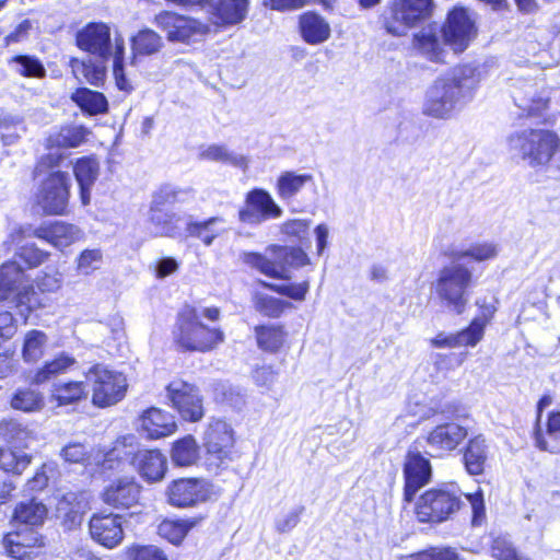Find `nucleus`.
<instances>
[{"mask_svg": "<svg viewBox=\"0 0 560 560\" xmlns=\"http://www.w3.org/2000/svg\"><path fill=\"white\" fill-rule=\"evenodd\" d=\"M9 62L14 65V70L23 77L43 78L46 74L43 63L34 56H15Z\"/></svg>", "mask_w": 560, "mask_h": 560, "instance_id": "nucleus-52", "label": "nucleus"}, {"mask_svg": "<svg viewBox=\"0 0 560 560\" xmlns=\"http://www.w3.org/2000/svg\"><path fill=\"white\" fill-rule=\"evenodd\" d=\"M431 0H390L383 13L387 33L404 36L429 15Z\"/></svg>", "mask_w": 560, "mask_h": 560, "instance_id": "nucleus-9", "label": "nucleus"}, {"mask_svg": "<svg viewBox=\"0 0 560 560\" xmlns=\"http://www.w3.org/2000/svg\"><path fill=\"white\" fill-rule=\"evenodd\" d=\"M83 505L74 492H68L57 499L56 517L67 529L78 527L82 522Z\"/></svg>", "mask_w": 560, "mask_h": 560, "instance_id": "nucleus-31", "label": "nucleus"}, {"mask_svg": "<svg viewBox=\"0 0 560 560\" xmlns=\"http://www.w3.org/2000/svg\"><path fill=\"white\" fill-rule=\"evenodd\" d=\"M60 456L70 464L83 463L88 457V450L82 443H69L60 451Z\"/></svg>", "mask_w": 560, "mask_h": 560, "instance_id": "nucleus-64", "label": "nucleus"}, {"mask_svg": "<svg viewBox=\"0 0 560 560\" xmlns=\"http://www.w3.org/2000/svg\"><path fill=\"white\" fill-rule=\"evenodd\" d=\"M162 47V37L156 32L149 28L139 31L131 39V48L135 57L156 54Z\"/></svg>", "mask_w": 560, "mask_h": 560, "instance_id": "nucleus-45", "label": "nucleus"}, {"mask_svg": "<svg viewBox=\"0 0 560 560\" xmlns=\"http://www.w3.org/2000/svg\"><path fill=\"white\" fill-rule=\"evenodd\" d=\"M166 397L185 421L198 422L203 418V399L196 385L174 380L166 386Z\"/></svg>", "mask_w": 560, "mask_h": 560, "instance_id": "nucleus-14", "label": "nucleus"}, {"mask_svg": "<svg viewBox=\"0 0 560 560\" xmlns=\"http://www.w3.org/2000/svg\"><path fill=\"white\" fill-rule=\"evenodd\" d=\"M77 270L80 275L90 276L101 268L103 253L98 248H88L77 257Z\"/></svg>", "mask_w": 560, "mask_h": 560, "instance_id": "nucleus-56", "label": "nucleus"}, {"mask_svg": "<svg viewBox=\"0 0 560 560\" xmlns=\"http://www.w3.org/2000/svg\"><path fill=\"white\" fill-rule=\"evenodd\" d=\"M37 533L31 529L23 532L9 533L3 538V545L9 555L16 559L30 557L28 549L38 544Z\"/></svg>", "mask_w": 560, "mask_h": 560, "instance_id": "nucleus-33", "label": "nucleus"}, {"mask_svg": "<svg viewBox=\"0 0 560 560\" xmlns=\"http://www.w3.org/2000/svg\"><path fill=\"white\" fill-rule=\"evenodd\" d=\"M201 317L217 322L220 318V308L185 305L178 313L173 334L176 345L182 349L209 352L224 342V332L218 327L205 325Z\"/></svg>", "mask_w": 560, "mask_h": 560, "instance_id": "nucleus-2", "label": "nucleus"}, {"mask_svg": "<svg viewBox=\"0 0 560 560\" xmlns=\"http://www.w3.org/2000/svg\"><path fill=\"white\" fill-rule=\"evenodd\" d=\"M70 197V177L56 171L44 179L36 194V203L49 215H62L67 211Z\"/></svg>", "mask_w": 560, "mask_h": 560, "instance_id": "nucleus-13", "label": "nucleus"}, {"mask_svg": "<svg viewBox=\"0 0 560 560\" xmlns=\"http://www.w3.org/2000/svg\"><path fill=\"white\" fill-rule=\"evenodd\" d=\"M199 451L196 439L188 434L173 443L171 459L176 466L189 467L199 459Z\"/></svg>", "mask_w": 560, "mask_h": 560, "instance_id": "nucleus-36", "label": "nucleus"}, {"mask_svg": "<svg viewBox=\"0 0 560 560\" xmlns=\"http://www.w3.org/2000/svg\"><path fill=\"white\" fill-rule=\"evenodd\" d=\"M491 555L498 560H532L518 552L512 540L505 536L493 539Z\"/></svg>", "mask_w": 560, "mask_h": 560, "instance_id": "nucleus-54", "label": "nucleus"}, {"mask_svg": "<svg viewBox=\"0 0 560 560\" xmlns=\"http://www.w3.org/2000/svg\"><path fill=\"white\" fill-rule=\"evenodd\" d=\"M106 60L107 59L93 61L91 58H88L86 60L72 59L70 61V67L72 73L78 80L83 78L90 84L98 86L104 82L106 77Z\"/></svg>", "mask_w": 560, "mask_h": 560, "instance_id": "nucleus-34", "label": "nucleus"}, {"mask_svg": "<svg viewBox=\"0 0 560 560\" xmlns=\"http://www.w3.org/2000/svg\"><path fill=\"white\" fill-rule=\"evenodd\" d=\"M209 466L214 470L234 459L235 432L230 423L221 418H210L202 433Z\"/></svg>", "mask_w": 560, "mask_h": 560, "instance_id": "nucleus-7", "label": "nucleus"}, {"mask_svg": "<svg viewBox=\"0 0 560 560\" xmlns=\"http://www.w3.org/2000/svg\"><path fill=\"white\" fill-rule=\"evenodd\" d=\"M499 254V247L493 242L475 243L467 249H451L450 256L454 260H460L464 258H471L476 261H485L493 259Z\"/></svg>", "mask_w": 560, "mask_h": 560, "instance_id": "nucleus-46", "label": "nucleus"}, {"mask_svg": "<svg viewBox=\"0 0 560 560\" xmlns=\"http://www.w3.org/2000/svg\"><path fill=\"white\" fill-rule=\"evenodd\" d=\"M483 78V67L477 63H460L451 68L427 90L423 114L439 119L450 118L458 107L472 98Z\"/></svg>", "mask_w": 560, "mask_h": 560, "instance_id": "nucleus-1", "label": "nucleus"}, {"mask_svg": "<svg viewBox=\"0 0 560 560\" xmlns=\"http://www.w3.org/2000/svg\"><path fill=\"white\" fill-rule=\"evenodd\" d=\"M25 281L24 268L16 261H7L0 267V302L11 300L16 306H25L27 313L40 306L39 298Z\"/></svg>", "mask_w": 560, "mask_h": 560, "instance_id": "nucleus-10", "label": "nucleus"}, {"mask_svg": "<svg viewBox=\"0 0 560 560\" xmlns=\"http://www.w3.org/2000/svg\"><path fill=\"white\" fill-rule=\"evenodd\" d=\"M299 26L302 38L311 45H318L326 42L330 36V26L324 18L306 12L300 16Z\"/></svg>", "mask_w": 560, "mask_h": 560, "instance_id": "nucleus-30", "label": "nucleus"}, {"mask_svg": "<svg viewBox=\"0 0 560 560\" xmlns=\"http://www.w3.org/2000/svg\"><path fill=\"white\" fill-rule=\"evenodd\" d=\"M262 285L267 289L277 292L278 294L288 296L295 301H303L306 296V293L310 290L308 281H303L300 283H268L262 282Z\"/></svg>", "mask_w": 560, "mask_h": 560, "instance_id": "nucleus-58", "label": "nucleus"}, {"mask_svg": "<svg viewBox=\"0 0 560 560\" xmlns=\"http://www.w3.org/2000/svg\"><path fill=\"white\" fill-rule=\"evenodd\" d=\"M57 475V465L52 462L43 464L34 474V476L27 480L25 485V492L42 491L47 486L50 479Z\"/></svg>", "mask_w": 560, "mask_h": 560, "instance_id": "nucleus-55", "label": "nucleus"}, {"mask_svg": "<svg viewBox=\"0 0 560 560\" xmlns=\"http://www.w3.org/2000/svg\"><path fill=\"white\" fill-rule=\"evenodd\" d=\"M154 22L172 43L191 44L202 40L210 32V26L195 18L173 11H162Z\"/></svg>", "mask_w": 560, "mask_h": 560, "instance_id": "nucleus-12", "label": "nucleus"}, {"mask_svg": "<svg viewBox=\"0 0 560 560\" xmlns=\"http://www.w3.org/2000/svg\"><path fill=\"white\" fill-rule=\"evenodd\" d=\"M47 513L48 510L44 503L31 499L16 505L13 520L22 524L37 526L44 523Z\"/></svg>", "mask_w": 560, "mask_h": 560, "instance_id": "nucleus-40", "label": "nucleus"}, {"mask_svg": "<svg viewBox=\"0 0 560 560\" xmlns=\"http://www.w3.org/2000/svg\"><path fill=\"white\" fill-rule=\"evenodd\" d=\"M74 364H75L74 358H72L66 353H61L58 357H56L54 360L46 362L44 364V366L35 373L34 382L37 384L45 383V382L49 381L50 378L65 373Z\"/></svg>", "mask_w": 560, "mask_h": 560, "instance_id": "nucleus-49", "label": "nucleus"}, {"mask_svg": "<svg viewBox=\"0 0 560 560\" xmlns=\"http://www.w3.org/2000/svg\"><path fill=\"white\" fill-rule=\"evenodd\" d=\"M48 343L47 335L37 329H32L24 335L21 349L22 359L26 363H35L43 358Z\"/></svg>", "mask_w": 560, "mask_h": 560, "instance_id": "nucleus-41", "label": "nucleus"}, {"mask_svg": "<svg viewBox=\"0 0 560 560\" xmlns=\"http://www.w3.org/2000/svg\"><path fill=\"white\" fill-rule=\"evenodd\" d=\"M126 560H167L155 546L133 545L125 550Z\"/></svg>", "mask_w": 560, "mask_h": 560, "instance_id": "nucleus-60", "label": "nucleus"}, {"mask_svg": "<svg viewBox=\"0 0 560 560\" xmlns=\"http://www.w3.org/2000/svg\"><path fill=\"white\" fill-rule=\"evenodd\" d=\"M115 50L113 52V74L115 78L116 86L124 92L132 91L133 86L130 79L126 75L124 55H125V43L121 36H116L114 39Z\"/></svg>", "mask_w": 560, "mask_h": 560, "instance_id": "nucleus-48", "label": "nucleus"}, {"mask_svg": "<svg viewBox=\"0 0 560 560\" xmlns=\"http://www.w3.org/2000/svg\"><path fill=\"white\" fill-rule=\"evenodd\" d=\"M282 215V209L271 195L260 188L250 190L245 198V206L238 211V219L246 224H260L268 219Z\"/></svg>", "mask_w": 560, "mask_h": 560, "instance_id": "nucleus-16", "label": "nucleus"}, {"mask_svg": "<svg viewBox=\"0 0 560 560\" xmlns=\"http://www.w3.org/2000/svg\"><path fill=\"white\" fill-rule=\"evenodd\" d=\"M444 44L459 54L468 48L477 36L475 20L464 8H454L441 30Z\"/></svg>", "mask_w": 560, "mask_h": 560, "instance_id": "nucleus-15", "label": "nucleus"}, {"mask_svg": "<svg viewBox=\"0 0 560 560\" xmlns=\"http://www.w3.org/2000/svg\"><path fill=\"white\" fill-rule=\"evenodd\" d=\"M63 283V276L55 268H46L35 280L36 288L42 293H55L59 291Z\"/></svg>", "mask_w": 560, "mask_h": 560, "instance_id": "nucleus-57", "label": "nucleus"}, {"mask_svg": "<svg viewBox=\"0 0 560 560\" xmlns=\"http://www.w3.org/2000/svg\"><path fill=\"white\" fill-rule=\"evenodd\" d=\"M312 180L313 176L311 174L285 171L277 179L276 191L281 200H291Z\"/></svg>", "mask_w": 560, "mask_h": 560, "instance_id": "nucleus-35", "label": "nucleus"}, {"mask_svg": "<svg viewBox=\"0 0 560 560\" xmlns=\"http://www.w3.org/2000/svg\"><path fill=\"white\" fill-rule=\"evenodd\" d=\"M140 427L149 439L168 436L177 430L174 416L155 407L149 408L142 413Z\"/></svg>", "mask_w": 560, "mask_h": 560, "instance_id": "nucleus-25", "label": "nucleus"}, {"mask_svg": "<svg viewBox=\"0 0 560 560\" xmlns=\"http://www.w3.org/2000/svg\"><path fill=\"white\" fill-rule=\"evenodd\" d=\"M166 494L172 505L186 508L208 501L211 497V489L206 480L182 478L168 485Z\"/></svg>", "mask_w": 560, "mask_h": 560, "instance_id": "nucleus-17", "label": "nucleus"}, {"mask_svg": "<svg viewBox=\"0 0 560 560\" xmlns=\"http://www.w3.org/2000/svg\"><path fill=\"white\" fill-rule=\"evenodd\" d=\"M405 500L411 502L416 492L427 485L431 478V465L429 459L420 452L409 451L404 465Z\"/></svg>", "mask_w": 560, "mask_h": 560, "instance_id": "nucleus-20", "label": "nucleus"}, {"mask_svg": "<svg viewBox=\"0 0 560 560\" xmlns=\"http://www.w3.org/2000/svg\"><path fill=\"white\" fill-rule=\"evenodd\" d=\"M71 100L86 114L98 115L107 112L108 102L103 93L88 88L77 89Z\"/></svg>", "mask_w": 560, "mask_h": 560, "instance_id": "nucleus-37", "label": "nucleus"}, {"mask_svg": "<svg viewBox=\"0 0 560 560\" xmlns=\"http://www.w3.org/2000/svg\"><path fill=\"white\" fill-rule=\"evenodd\" d=\"M10 405L13 409L23 412H37L44 407V396L32 387L19 388L13 394Z\"/></svg>", "mask_w": 560, "mask_h": 560, "instance_id": "nucleus-43", "label": "nucleus"}, {"mask_svg": "<svg viewBox=\"0 0 560 560\" xmlns=\"http://www.w3.org/2000/svg\"><path fill=\"white\" fill-rule=\"evenodd\" d=\"M199 158L206 161L229 164L242 170H246L248 164L247 159L244 155L237 154L222 144H210L201 148L199 151Z\"/></svg>", "mask_w": 560, "mask_h": 560, "instance_id": "nucleus-38", "label": "nucleus"}, {"mask_svg": "<svg viewBox=\"0 0 560 560\" xmlns=\"http://www.w3.org/2000/svg\"><path fill=\"white\" fill-rule=\"evenodd\" d=\"M258 347L265 351L277 352L284 343L285 332L280 326H257L255 328Z\"/></svg>", "mask_w": 560, "mask_h": 560, "instance_id": "nucleus-47", "label": "nucleus"}, {"mask_svg": "<svg viewBox=\"0 0 560 560\" xmlns=\"http://www.w3.org/2000/svg\"><path fill=\"white\" fill-rule=\"evenodd\" d=\"M33 234L34 237L44 240L59 249L78 242L83 235L78 226L61 221L42 224L35 228Z\"/></svg>", "mask_w": 560, "mask_h": 560, "instance_id": "nucleus-24", "label": "nucleus"}, {"mask_svg": "<svg viewBox=\"0 0 560 560\" xmlns=\"http://www.w3.org/2000/svg\"><path fill=\"white\" fill-rule=\"evenodd\" d=\"M92 539L105 548L113 549L124 539L121 521L115 514H94L89 523Z\"/></svg>", "mask_w": 560, "mask_h": 560, "instance_id": "nucleus-19", "label": "nucleus"}, {"mask_svg": "<svg viewBox=\"0 0 560 560\" xmlns=\"http://www.w3.org/2000/svg\"><path fill=\"white\" fill-rule=\"evenodd\" d=\"M89 135L83 126H66L49 135L47 139L50 148H77L82 144Z\"/></svg>", "mask_w": 560, "mask_h": 560, "instance_id": "nucleus-39", "label": "nucleus"}, {"mask_svg": "<svg viewBox=\"0 0 560 560\" xmlns=\"http://www.w3.org/2000/svg\"><path fill=\"white\" fill-rule=\"evenodd\" d=\"M141 486L135 478H120L103 492V501L115 509H130L138 504Z\"/></svg>", "mask_w": 560, "mask_h": 560, "instance_id": "nucleus-22", "label": "nucleus"}, {"mask_svg": "<svg viewBox=\"0 0 560 560\" xmlns=\"http://www.w3.org/2000/svg\"><path fill=\"white\" fill-rule=\"evenodd\" d=\"M16 256L25 264L26 268L32 269L45 262L49 253L39 249L32 243L20 246Z\"/></svg>", "mask_w": 560, "mask_h": 560, "instance_id": "nucleus-59", "label": "nucleus"}, {"mask_svg": "<svg viewBox=\"0 0 560 560\" xmlns=\"http://www.w3.org/2000/svg\"><path fill=\"white\" fill-rule=\"evenodd\" d=\"M86 397L83 382H68L54 384L50 398L58 406H66L77 402Z\"/></svg>", "mask_w": 560, "mask_h": 560, "instance_id": "nucleus-44", "label": "nucleus"}, {"mask_svg": "<svg viewBox=\"0 0 560 560\" xmlns=\"http://www.w3.org/2000/svg\"><path fill=\"white\" fill-rule=\"evenodd\" d=\"M468 431L465 427L446 422L436 425L427 435V444L435 456H444L457 448L467 438Z\"/></svg>", "mask_w": 560, "mask_h": 560, "instance_id": "nucleus-18", "label": "nucleus"}, {"mask_svg": "<svg viewBox=\"0 0 560 560\" xmlns=\"http://www.w3.org/2000/svg\"><path fill=\"white\" fill-rule=\"evenodd\" d=\"M248 0H221L208 5L211 13L222 25H235L245 20L248 13Z\"/></svg>", "mask_w": 560, "mask_h": 560, "instance_id": "nucleus-32", "label": "nucleus"}, {"mask_svg": "<svg viewBox=\"0 0 560 560\" xmlns=\"http://www.w3.org/2000/svg\"><path fill=\"white\" fill-rule=\"evenodd\" d=\"M86 381L92 385V402L97 407H108L120 401L127 392L124 374L95 364L86 373Z\"/></svg>", "mask_w": 560, "mask_h": 560, "instance_id": "nucleus-11", "label": "nucleus"}, {"mask_svg": "<svg viewBox=\"0 0 560 560\" xmlns=\"http://www.w3.org/2000/svg\"><path fill=\"white\" fill-rule=\"evenodd\" d=\"M415 45L430 60L435 62L444 61L445 50L434 28H423L415 36Z\"/></svg>", "mask_w": 560, "mask_h": 560, "instance_id": "nucleus-42", "label": "nucleus"}, {"mask_svg": "<svg viewBox=\"0 0 560 560\" xmlns=\"http://www.w3.org/2000/svg\"><path fill=\"white\" fill-rule=\"evenodd\" d=\"M489 452L490 444L482 434L468 440L464 452V464L469 475L477 476L483 472Z\"/></svg>", "mask_w": 560, "mask_h": 560, "instance_id": "nucleus-29", "label": "nucleus"}, {"mask_svg": "<svg viewBox=\"0 0 560 560\" xmlns=\"http://www.w3.org/2000/svg\"><path fill=\"white\" fill-rule=\"evenodd\" d=\"M196 524V521L190 520H165L159 525L158 532L161 537L177 545Z\"/></svg>", "mask_w": 560, "mask_h": 560, "instance_id": "nucleus-50", "label": "nucleus"}, {"mask_svg": "<svg viewBox=\"0 0 560 560\" xmlns=\"http://www.w3.org/2000/svg\"><path fill=\"white\" fill-rule=\"evenodd\" d=\"M550 404V399L548 397H542L538 402V417H537V424L534 431V439H535V445L541 450V451H548L550 453H558L559 447L557 443H550L546 440L545 433L539 425L540 422V412L544 407L548 406Z\"/></svg>", "mask_w": 560, "mask_h": 560, "instance_id": "nucleus-62", "label": "nucleus"}, {"mask_svg": "<svg viewBox=\"0 0 560 560\" xmlns=\"http://www.w3.org/2000/svg\"><path fill=\"white\" fill-rule=\"evenodd\" d=\"M485 328L481 322L472 320L471 324L464 330L454 334L457 347H475L483 337Z\"/></svg>", "mask_w": 560, "mask_h": 560, "instance_id": "nucleus-61", "label": "nucleus"}, {"mask_svg": "<svg viewBox=\"0 0 560 560\" xmlns=\"http://www.w3.org/2000/svg\"><path fill=\"white\" fill-rule=\"evenodd\" d=\"M471 284V270L459 262H453L440 270L434 289L446 310L462 314L469 301Z\"/></svg>", "mask_w": 560, "mask_h": 560, "instance_id": "nucleus-6", "label": "nucleus"}, {"mask_svg": "<svg viewBox=\"0 0 560 560\" xmlns=\"http://www.w3.org/2000/svg\"><path fill=\"white\" fill-rule=\"evenodd\" d=\"M73 173L80 187V200L83 206L91 202V189L100 175V162L94 156L78 159L73 165Z\"/></svg>", "mask_w": 560, "mask_h": 560, "instance_id": "nucleus-27", "label": "nucleus"}, {"mask_svg": "<svg viewBox=\"0 0 560 560\" xmlns=\"http://www.w3.org/2000/svg\"><path fill=\"white\" fill-rule=\"evenodd\" d=\"M133 469L148 482L161 481L166 472V457L159 450L139 448Z\"/></svg>", "mask_w": 560, "mask_h": 560, "instance_id": "nucleus-26", "label": "nucleus"}, {"mask_svg": "<svg viewBox=\"0 0 560 560\" xmlns=\"http://www.w3.org/2000/svg\"><path fill=\"white\" fill-rule=\"evenodd\" d=\"M463 504L462 493L453 486L425 491L419 499L416 514L419 522L440 523L456 513Z\"/></svg>", "mask_w": 560, "mask_h": 560, "instance_id": "nucleus-8", "label": "nucleus"}, {"mask_svg": "<svg viewBox=\"0 0 560 560\" xmlns=\"http://www.w3.org/2000/svg\"><path fill=\"white\" fill-rule=\"evenodd\" d=\"M78 46L101 59H108L112 55V39L109 26L105 23H90L77 35Z\"/></svg>", "mask_w": 560, "mask_h": 560, "instance_id": "nucleus-21", "label": "nucleus"}, {"mask_svg": "<svg viewBox=\"0 0 560 560\" xmlns=\"http://www.w3.org/2000/svg\"><path fill=\"white\" fill-rule=\"evenodd\" d=\"M139 448L140 446L132 435L118 439L113 447L104 455L102 462L103 469L124 471L128 466L133 468Z\"/></svg>", "mask_w": 560, "mask_h": 560, "instance_id": "nucleus-23", "label": "nucleus"}, {"mask_svg": "<svg viewBox=\"0 0 560 560\" xmlns=\"http://www.w3.org/2000/svg\"><path fill=\"white\" fill-rule=\"evenodd\" d=\"M225 231V220L221 217H212L203 221H194L190 217L186 222L184 238L196 237L203 245L210 246Z\"/></svg>", "mask_w": 560, "mask_h": 560, "instance_id": "nucleus-28", "label": "nucleus"}, {"mask_svg": "<svg viewBox=\"0 0 560 560\" xmlns=\"http://www.w3.org/2000/svg\"><path fill=\"white\" fill-rule=\"evenodd\" d=\"M32 457L24 452L0 448V468L7 472L21 475L31 464Z\"/></svg>", "mask_w": 560, "mask_h": 560, "instance_id": "nucleus-51", "label": "nucleus"}, {"mask_svg": "<svg viewBox=\"0 0 560 560\" xmlns=\"http://www.w3.org/2000/svg\"><path fill=\"white\" fill-rule=\"evenodd\" d=\"M190 192L189 189L164 185L152 194L147 223L154 236L184 238L185 229L182 228V217L168 207L184 202Z\"/></svg>", "mask_w": 560, "mask_h": 560, "instance_id": "nucleus-4", "label": "nucleus"}, {"mask_svg": "<svg viewBox=\"0 0 560 560\" xmlns=\"http://www.w3.org/2000/svg\"><path fill=\"white\" fill-rule=\"evenodd\" d=\"M511 152L533 168L547 167L560 153V136L552 130L526 128L508 138Z\"/></svg>", "mask_w": 560, "mask_h": 560, "instance_id": "nucleus-3", "label": "nucleus"}, {"mask_svg": "<svg viewBox=\"0 0 560 560\" xmlns=\"http://www.w3.org/2000/svg\"><path fill=\"white\" fill-rule=\"evenodd\" d=\"M408 560H459L451 548H429L406 557Z\"/></svg>", "mask_w": 560, "mask_h": 560, "instance_id": "nucleus-63", "label": "nucleus"}, {"mask_svg": "<svg viewBox=\"0 0 560 560\" xmlns=\"http://www.w3.org/2000/svg\"><path fill=\"white\" fill-rule=\"evenodd\" d=\"M243 261L259 272L278 279L289 280L291 268H301L311 262L300 247L270 245L265 254L244 253Z\"/></svg>", "mask_w": 560, "mask_h": 560, "instance_id": "nucleus-5", "label": "nucleus"}, {"mask_svg": "<svg viewBox=\"0 0 560 560\" xmlns=\"http://www.w3.org/2000/svg\"><path fill=\"white\" fill-rule=\"evenodd\" d=\"M291 303L279 300L264 293H257L255 295V308L262 315L277 318L279 317L287 307H290Z\"/></svg>", "mask_w": 560, "mask_h": 560, "instance_id": "nucleus-53", "label": "nucleus"}]
</instances>
